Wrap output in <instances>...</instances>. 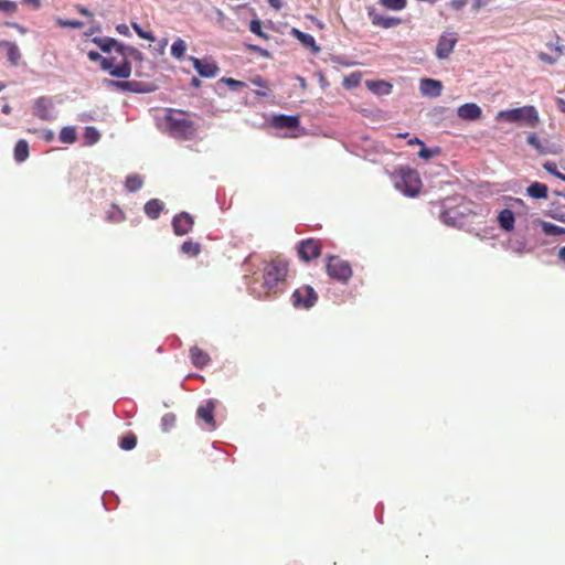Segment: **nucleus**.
Wrapping results in <instances>:
<instances>
[{"instance_id":"obj_54","label":"nucleus","mask_w":565,"mask_h":565,"mask_svg":"<svg viewBox=\"0 0 565 565\" xmlns=\"http://www.w3.org/2000/svg\"><path fill=\"white\" fill-rule=\"evenodd\" d=\"M116 30H117L118 33H120L122 35H129L130 34L128 25H126L124 23L122 24H118L116 26Z\"/></svg>"},{"instance_id":"obj_61","label":"nucleus","mask_w":565,"mask_h":565,"mask_svg":"<svg viewBox=\"0 0 565 565\" xmlns=\"http://www.w3.org/2000/svg\"><path fill=\"white\" fill-rule=\"evenodd\" d=\"M558 257H559L561 260L565 262V246L559 248Z\"/></svg>"},{"instance_id":"obj_50","label":"nucleus","mask_w":565,"mask_h":565,"mask_svg":"<svg viewBox=\"0 0 565 565\" xmlns=\"http://www.w3.org/2000/svg\"><path fill=\"white\" fill-rule=\"evenodd\" d=\"M222 82H224L226 85H228L232 88H237V87H242L245 85L243 82L231 78V77H224V78H222Z\"/></svg>"},{"instance_id":"obj_8","label":"nucleus","mask_w":565,"mask_h":565,"mask_svg":"<svg viewBox=\"0 0 565 565\" xmlns=\"http://www.w3.org/2000/svg\"><path fill=\"white\" fill-rule=\"evenodd\" d=\"M321 254L320 241L315 238L303 239L299 243L298 255L305 262L316 259Z\"/></svg>"},{"instance_id":"obj_27","label":"nucleus","mask_w":565,"mask_h":565,"mask_svg":"<svg viewBox=\"0 0 565 565\" xmlns=\"http://www.w3.org/2000/svg\"><path fill=\"white\" fill-rule=\"evenodd\" d=\"M119 55L121 57H126L127 60H129V57L139 62L143 60V54L138 49L124 44L122 46H119Z\"/></svg>"},{"instance_id":"obj_42","label":"nucleus","mask_w":565,"mask_h":565,"mask_svg":"<svg viewBox=\"0 0 565 565\" xmlns=\"http://www.w3.org/2000/svg\"><path fill=\"white\" fill-rule=\"evenodd\" d=\"M131 26L136 31L138 36H140L141 39H145V40H148V41H151V42H153L156 40L154 35L151 32L143 31L138 23L132 22Z\"/></svg>"},{"instance_id":"obj_22","label":"nucleus","mask_w":565,"mask_h":565,"mask_svg":"<svg viewBox=\"0 0 565 565\" xmlns=\"http://www.w3.org/2000/svg\"><path fill=\"white\" fill-rule=\"evenodd\" d=\"M498 222L502 230L505 232H511L514 228L515 223L514 213L509 209L500 211L498 215Z\"/></svg>"},{"instance_id":"obj_35","label":"nucleus","mask_w":565,"mask_h":565,"mask_svg":"<svg viewBox=\"0 0 565 565\" xmlns=\"http://www.w3.org/2000/svg\"><path fill=\"white\" fill-rule=\"evenodd\" d=\"M186 51V44L182 39H178L171 45V55L178 60L182 58Z\"/></svg>"},{"instance_id":"obj_15","label":"nucleus","mask_w":565,"mask_h":565,"mask_svg":"<svg viewBox=\"0 0 565 565\" xmlns=\"http://www.w3.org/2000/svg\"><path fill=\"white\" fill-rule=\"evenodd\" d=\"M419 90L424 96L439 97L443 92V84L437 79L423 78L420 79Z\"/></svg>"},{"instance_id":"obj_12","label":"nucleus","mask_w":565,"mask_h":565,"mask_svg":"<svg viewBox=\"0 0 565 565\" xmlns=\"http://www.w3.org/2000/svg\"><path fill=\"white\" fill-rule=\"evenodd\" d=\"M191 61L195 71L203 77L213 78L220 71L218 66L214 62L196 57H191Z\"/></svg>"},{"instance_id":"obj_21","label":"nucleus","mask_w":565,"mask_h":565,"mask_svg":"<svg viewBox=\"0 0 565 565\" xmlns=\"http://www.w3.org/2000/svg\"><path fill=\"white\" fill-rule=\"evenodd\" d=\"M190 358L193 365L200 369L206 366L210 362L209 354L199 347H192L190 349Z\"/></svg>"},{"instance_id":"obj_23","label":"nucleus","mask_w":565,"mask_h":565,"mask_svg":"<svg viewBox=\"0 0 565 565\" xmlns=\"http://www.w3.org/2000/svg\"><path fill=\"white\" fill-rule=\"evenodd\" d=\"M164 204L159 199H151L145 204V213L146 215L151 218L156 220L159 217L161 212L163 211Z\"/></svg>"},{"instance_id":"obj_41","label":"nucleus","mask_w":565,"mask_h":565,"mask_svg":"<svg viewBox=\"0 0 565 565\" xmlns=\"http://www.w3.org/2000/svg\"><path fill=\"white\" fill-rule=\"evenodd\" d=\"M0 11L11 15L18 11V4L11 0H0Z\"/></svg>"},{"instance_id":"obj_32","label":"nucleus","mask_w":565,"mask_h":565,"mask_svg":"<svg viewBox=\"0 0 565 565\" xmlns=\"http://www.w3.org/2000/svg\"><path fill=\"white\" fill-rule=\"evenodd\" d=\"M77 139V134L74 127L66 126L61 129L60 140L63 143H74Z\"/></svg>"},{"instance_id":"obj_3","label":"nucleus","mask_w":565,"mask_h":565,"mask_svg":"<svg viewBox=\"0 0 565 565\" xmlns=\"http://www.w3.org/2000/svg\"><path fill=\"white\" fill-rule=\"evenodd\" d=\"M498 120L508 122H519L531 128H535L540 124V117L534 106L527 105L519 108L500 110L497 115Z\"/></svg>"},{"instance_id":"obj_47","label":"nucleus","mask_w":565,"mask_h":565,"mask_svg":"<svg viewBox=\"0 0 565 565\" xmlns=\"http://www.w3.org/2000/svg\"><path fill=\"white\" fill-rule=\"evenodd\" d=\"M543 167L546 171H548L550 173H552L553 175H555L556 178H558L561 180H563V178L565 177V174L557 171L556 164L554 162H546V163H544Z\"/></svg>"},{"instance_id":"obj_60","label":"nucleus","mask_w":565,"mask_h":565,"mask_svg":"<svg viewBox=\"0 0 565 565\" xmlns=\"http://www.w3.org/2000/svg\"><path fill=\"white\" fill-rule=\"evenodd\" d=\"M53 137H54V134L51 130L45 131V134H44L45 140L51 141L53 139Z\"/></svg>"},{"instance_id":"obj_44","label":"nucleus","mask_w":565,"mask_h":565,"mask_svg":"<svg viewBox=\"0 0 565 565\" xmlns=\"http://www.w3.org/2000/svg\"><path fill=\"white\" fill-rule=\"evenodd\" d=\"M249 30L254 34L267 39V35L262 30V22L259 20H252L249 23Z\"/></svg>"},{"instance_id":"obj_39","label":"nucleus","mask_w":565,"mask_h":565,"mask_svg":"<svg viewBox=\"0 0 565 565\" xmlns=\"http://www.w3.org/2000/svg\"><path fill=\"white\" fill-rule=\"evenodd\" d=\"M127 92L131 93H148L151 88L147 84L137 81H127Z\"/></svg>"},{"instance_id":"obj_18","label":"nucleus","mask_w":565,"mask_h":565,"mask_svg":"<svg viewBox=\"0 0 565 565\" xmlns=\"http://www.w3.org/2000/svg\"><path fill=\"white\" fill-rule=\"evenodd\" d=\"M0 49H3L6 51L7 58L12 65L15 66L19 64L21 53L19 46L14 42L1 40Z\"/></svg>"},{"instance_id":"obj_43","label":"nucleus","mask_w":565,"mask_h":565,"mask_svg":"<svg viewBox=\"0 0 565 565\" xmlns=\"http://www.w3.org/2000/svg\"><path fill=\"white\" fill-rule=\"evenodd\" d=\"M85 139L89 145L95 143L99 139V132L94 127H87L85 129Z\"/></svg>"},{"instance_id":"obj_17","label":"nucleus","mask_w":565,"mask_h":565,"mask_svg":"<svg viewBox=\"0 0 565 565\" xmlns=\"http://www.w3.org/2000/svg\"><path fill=\"white\" fill-rule=\"evenodd\" d=\"M290 34L312 53L317 54L320 52V46L317 45L316 40L311 34L305 33L296 28L291 29Z\"/></svg>"},{"instance_id":"obj_64","label":"nucleus","mask_w":565,"mask_h":565,"mask_svg":"<svg viewBox=\"0 0 565 565\" xmlns=\"http://www.w3.org/2000/svg\"><path fill=\"white\" fill-rule=\"evenodd\" d=\"M2 113L9 115L11 113V107L9 105H4L2 107Z\"/></svg>"},{"instance_id":"obj_40","label":"nucleus","mask_w":565,"mask_h":565,"mask_svg":"<svg viewBox=\"0 0 565 565\" xmlns=\"http://www.w3.org/2000/svg\"><path fill=\"white\" fill-rule=\"evenodd\" d=\"M107 220L113 223H119L125 220V214L118 206L113 205L107 213Z\"/></svg>"},{"instance_id":"obj_33","label":"nucleus","mask_w":565,"mask_h":565,"mask_svg":"<svg viewBox=\"0 0 565 565\" xmlns=\"http://www.w3.org/2000/svg\"><path fill=\"white\" fill-rule=\"evenodd\" d=\"M562 54H563L562 46L561 45H556L554 47V54H546V53L541 52L539 54V58L543 63L552 65V64H554L561 57Z\"/></svg>"},{"instance_id":"obj_56","label":"nucleus","mask_w":565,"mask_h":565,"mask_svg":"<svg viewBox=\"0 0 565 565\" xmlns=\"http://www.w3.org/2000/svg\"><path fill=\"white\" fill-rule=\"evenodd\" d=\"M268 4L274 8L275 10H280L282 7V3L280 0H267Z\"/></svg>"},{"instance_id":"obj_26","label":"nucleus","mask_w":565,"mask_h":565,"mask_svg":"<svg viewBox=\"0 0 565 565\" xmlns=\"http://www.w3.org/2000/svg\"><path fill=\"white\" fill-rule=\"evenodd\" d=\"M547 185L541 182H533L526 189L527 195L533 199H547Z\"/></svg>"},{"instance_id":"obj_16","label":"nucleus","mask_w":565,"mask_h":565,"mask_svg":"<svg viewBox=\"0 0 565 565\" xmlns=\"http://www.w3.org/2000/svg\"><path fill=\"white\" fill-rule=\"evenodd\" d=\"M214 409L215 404L213 401H207L204 405H201L196 415L199 418L204 420L209 428L214 429L216 424L214 419Z\"/></svg>"},{"instance_id":"obj_24","label":"nucleus","mask_w":565,"mask_h":565,"mask_svg":"<svg viewBox=\"0 0 565 565\" xmlns=\"http://www.w3.org/2000/svg\"><path fill=\"white\" fill-rule=\"evenodd\" d=\"M367 88L377 95H390L393 89V85L385 81H367Z\"/></svg>"},{"instance_id":"obj_9","label":"nucleus","mask_w":565,"mask_h":565,"mask_svg":"<svg viewBox=\"0 0 565 565\" xmlns=\"http://www.w3.org/2000/svg\"><path fill=\"white\" fill-rule=\"evenodd\" d=\"M457 41L458 39L455 33L441 34L436 47V56L439 60L448 58L451 52L454 51Z\"/></svg>"},{"instance_id":"obj_10","label":"nucleus","mask_w":565,"mask_h":565,"mask_svg":"<svg viewBox=\"0 0 565 565\" xmlns=\"http://www.w3.org/2000/svg\"><path fill=\"white\" fill-rule=\"evenodd\" d=\"M193 224V217L186 212H181L180 214L175 215L172 221L174 234L178 236H183L190 233Z\"/></svg>"},{"instance_id":"obj_46","label":"nucleus","mask_w":565,"mask_h":565,"mask_svg":"<svg viewBox=\"0 0 565 565\" xmlns=\"http://www.w3.org/2000/svg\"><path fill=\"white\" fill-rule=\"evenodd\" d=\"M107 87L116 90L127 92V81H106Z\"/></svg>"},{"instance_id":"obj_57","label":"nucleus","mask_w":565,"mask_h":565,"mask_svg":"<svg viewBox=\"0 0 565 565\" xmlns=\"http://www.w3.org/2000/svg\"><path fill=\"white\" fill-rule=\"evenodd\" d=\"M556 105H557L558 110L565 114V99L557 98Z\"/></svg>"},{"instance_id":"obj_51","label":"nucleus","mask_w":565,"mask_h":565,"mask_svg":"<svg viewBox=\"0 0 565 565\" xmlns=\"http://www.w3.org/2000/svg\"><path fill=\"white\" fill-rule=\"evenodd\" d=\"M433 154H434L433 150H430L424 146H422V149L418 152V156L425 160L430 159L433 157Z\"/></svg>"},{"instance_id":"obj_30","label":"nucleus","mask_w":565,"mask_h":565,"mask_svg":"<svg viewBox=\"0 0 565 565\" xmlns=\"http://www.w3.org/2000/svg\"><path fill=\"white\" fill-rule=\"evenodd\" d=\"M181 250L190 257H195L201 253V244L193 241H185L181 245Z\"/></svg>"},{"instance_id":"obj_25","label":"nucleus","mask_w":565,"mask_h":565,"mask_svg":"<svg viewBox=\"0 0 565 565\" xmlns=\"http://www.w3.org/2000/svg\"><path fill=\"white\" fill-rule=\"evenodd\" d=\"M299 124L300 120L298 116L279 115L275 118V125L278 128L295 129Z\"/></svg>"},{"instance_id":"obj_36","label":"nucleus","mask_w":565,"mask_h":565,"mask_svg":"<svg viewBox=\"0 0 565 565\" xmlns=\"http://www.w3.org/2000/svg\"><path fill=\"white\" fill-rule=\"evenodd\" d=\"M542 230L546 235H565V227L548 222H542Z\"/></svg>"},{"instance_id":"obj_34","label":"nucleus","mask_w":565,"mask_h":565,"mask_svg":"<svg viewBox=\"0 0 565 565\" xmlns=\"http://www.w3.org/2000/svg\"><path fill=\"white\" fill-rule=\"evenodd\" d=\"M137 445V437L134 433L129 431L119 440V446L122 450H131Z\"/></svg>"},{"instance_id":"obj_59","label":"nucleus","mask_w":565,"mask_h":565,"mask_svg":"<svg viewBox=\"0 0 565 565\" xmlns=\"http://www.w3.org/2000/svg\"><path fill=\"white\" fill-rule=\"evenodd\" d=\"M78 12L83 15H87V17L92 15V13L84 7H78Z\"/></svg>"},{"instance_id":"obj_2","label":"nucleus","mask_w":565,"mask_h":565,"mask_svg":"<svg viewBox=\"0 0 565 565\" xmlns=\"http://www.w3.org/2000/svg\"><path fill=\"white\" fill-rule=\"evenodd\" d=\"M167 131L174 138L191 139L195 134L194 122L186 111L169 108L164 115Z\"/></svg>"},{"instance_id":"obj_29","label":"nucleus","mask_w":565,"mask_h":565,"mask_svg":"<svg viewBox=\"0 0 565 565\" xmlns=\"http://www.w3.org/2000/svg\"><path fill=\"white\" fill-rule=\"evenodd\" d=\"M527 143L541 154L556 153V151L551 150L548 147L544 146L535 134H531L527 137Z\"/></svg>"},{"instance_id":"obj_1","label":"nucleus","mask_w":565,"mask_h":565,"mask_svg":"<svg viewBox=\"0 0 565 565\" xmlns=\"http://www.w3.org/2000/svg\"><path fill=\"white\" fill-rule=\"evenodd\" d=\"M288 274V263L279 257H276L264 264L263 267V284L264 296H276L282 291L286 277Z\"/></svg>"},{"instance_id":"obj_53","label":"nucleus","mask_w":565,"mask_h":565,"mask_svg":"<svg viewBox=\"0 0 565 565\" xmlns=\"http://www.w3.org/2000/svg\"><path fill=\"white\" fill-rule=\"evenodd\" d=\"M88 58L93 62H100L102 63V60L104 58L98 52L96 51H89L88 52Z\"/></svg>"},{"instance_id":"obj_11","label":"nucleus","mask_w":565,"mask_h":565,"mask_svg":"<svg viewBox=\"0 0 565 565\" xmlns=\"http://www.w3.org/2000/svg\"><path fill=\"white\" fill-rule=\"evenodd\" d=\"M367 14L373 25L383 29L394 28L402 23L399 18L382 15L375 9H369Z\"/></svg>"},{"instance_id":"obj_28","label":"nucleus","mask_w":565,"mask_h":565,"mask_svg":"<svg viewBox=\"0 0 565 565\" xmlns=\"http://www.w3.org/2000/svg\"><path fill=\"white\" fill-rule=\"evenodd\" d=\"M29 157V145L25 140L21 139L15 143L14 158L18 162L26 160Z\"/></svg>"},{"instance_id":"obj_48","label":"nucleus","mask_w":565,"mask_h":565,"mask_svg":"<svg viewBox=\"0 0 565 565\" xmlns=\"http://www.w3.org/2000/svg\"><path fill=\"white\" fill-rule=\"evenodd\" d=\"M551 216L558 221V222H563L565 223V207L564 206H558V207H555L551 214Z\"/></svg>"},{"instance_id":"obj_63","label":"nucleus","mask_w":565,"mask_h":565,"mask_svg":"<svg viewBox=\"0 0 565 565\" xmlns=\"http://www.w3.org/2000/svg\"><path fill=\"white\" fill-rule=\"evenodd\" d=\"M409 145H420V146H424L423 141L419 140L418 138H414V139H411Z\"/></svg>"},{"instance_id":"obj_4","label":"nucleus","mask_w":565,"mask_h":565,"mask_svg":"<svg viewBox=\"0 0 565 565\" xmlns=\"http://www.w3.org/2000/svg\"><path fill=\"white\" fill-rule=\"evenodd\" d=\"M423 183L419 173L411 168H401L396 173L395 188L407 196L420 193Z\"/></svg>"},{"instance_id":"obj_55","label":"nucleus","mask_w":565,"mask_h":565,"mask_svg":"<svg viewBox=\"0 0 565 565\" xmlns=\"http://www.w3.org/2000/svg\"><path fill=\"white\" fill-rule=\"evenodd\" d=\"M22 2L32 7L33 9H39L41 7V0H22Z\"/></svg>"},{"instance_id":"obj_14","label":"nucleus","mask_w":565,"mask_h":565,"mask_svg":"<svg viewBox=\"0 0 565 565\" xmlns=\"http://www.w3.org/2000/svg\"><path fill=\"white\" fill-rule=\"evenodd\" d=\"M457 115L462 120H478L482 116L481 108L475 103H467L458 107Z\"/></svg>"},{"instance_id":"obj_6","label":"nucleus","mask_w":565,"mask_h":565,"mask_svg":"<svg viewBox=\"0 0 565 565\" xmlns=\"http://www.w3.org/2000/svg\"><path fill=\"white\" fill-rule=\"evenodd\" d=\"M318 301V294L311 286L303 285L291 295V303L296 309L309 310Z\"/></svg>"},{"instance_id":"obj_49","label":"nucleus","mask_w":565,"mask_h":565,"mask_svg":"<svg viewBox=\"0 0 565 565\" xmlns=\"http://www.w3.org/2000/svg\"><path fill=\"white\" fill-rule=\"evenodd\" d=\"M360 76L352 74L344 79V86L348 88L354 87L359 84Z\"/></svg>"},{"instance_id":"obj_45","label":"nucleus","mask_w":565,"mask_h":565,"mask_svg":"<svg viewBox=\"0 0 565 565\" xmlns=\"http://www.w3.org/2000/svg\"><path fill=\"white\" fill-rule=\"evenodd\" d=\"M57 23L62 28L79 29L83 26V22L78 20L57 19Z\"/></svg>"},{"instance_id":"obj_20","label":"nucleus","mask_w":565,"mask_h":565,"mask_svg":"<svg viewBox=\"0 0 565 565\" xmlns=\"http://www.w3.org/2000/svg\"><path fill=\"white\" fill-rule=\"evenodd\" d=\"M93 42L97 44L103 52L110 53L114 50L118 55L119 46H122V43L111 38H94Z\"/></svg>"},{"instance_id":"obj_19","label":"nucleus","mask_w":565,"mask_h":565,"mask_svg":"<svg viewBox=\"0 0 565 565\" xmlns=\"http://www.w3.org/2000/svg\"><path fill=\"white\" fill-rule=\"evenodd\" d=\"M462 213H460L457 209L445 210L440 214V220L444 224L448 226H459L462 224Z\"/></svg>"},{"instance_id":"obj_37","label":"nucleus","mask_w":565,"mask_h":565,"mask_svg":"<svg viewBox=\"0 0 565 565\" xmlns=\"http://www.w3.org/2000/svg\"><path fill=\"white\" fill-rule=\"evenodd\" d=\"M379 2L384 8L393 11H401L407 6V0H379Z\"/></svg>"},{"instance_id":"obj_38","label":"nucleus","mask_w":565,"mask_h":565,"mask_svg":"<svg viewBox=\"0 0 565 565\" xmlns=\"http://www.w3.org/2000/svg\"><path fill=\"white\" fill-rule=\"evenodd\" d=\"M177 426V416L173 413H167L161 418V427L163 431H170Z\"/></svg>"},{"instance_id":"obj_31","label":"nucleus","mask_w":565,"mask_h":565,"mask_svg":"<svg viewBox=\"0 0 565 565\" xmlns=\"http://www.w3.org/2000/svg\"><path fill=\"white\" fill-rule=\"evenodd\" d=\"M142 184H143V180L138 174H129L126 178L125 186H126L127 191H129V192L138 191L139 189H141Z\"/></svg>"},{"instance_id":"obj_5","label":"nucleus","mask_w":565,"mask_h":565,"mask_svg":"<svg viewBox=\"0 0 565 565\" xmlns=\"http://www.w3.org/2000/svg\"><path fill=\"white\" fill-rule=\"evenodd\" d=\"M102 68L107 71L110 76L117 78H128L131 74L130 61L126 57H121V60L118 61L115 55L104 57L102 60Z\"/></svg>"},{"instance_id":"obj_62","label":"nucleus","mask_w":565,"mask_h":565,"mask_svg":"<svg viewBox=\"0 0 565 565\" xmlns=\"http://www.w3.org/2000/svg\"><path fill=\"white\" fill-rule=\"evenodd\" d=\"M8 25L17 28L21 33H25V29L18 23H8Z\"/></svg>"},{"instance_id":"obj_13","label":"nucleus","mask_w":565,"mask_h":565,"mask_svg":"<svg viewBox=\"0 0 565 565\" xmlns=\"http://www.w3.org/2000/svg\"><path fill=\"white\" fill-rule=\"evenodd\" d=\"M53 104L47 97H40L34 102L33 114L42 120H51Z\"/></svg>"},{"instance_id":"obj_58","label":"nucleus","mask_w":565,"mask_h":565,"mask_svg":"<svg viewBox=\"0 0 565 565\" xmlns=\"http://www.w3.org/2000/svg\"><path fill=\"white\" fill-rule=\"evenodd\" d=\"M484 6V2L482 0H473L472 8L477 11L481 9Z\"/></svg>"},{"instance_id":"obj_7","label":"nucleus","mask_w":565,"mask_h":565,"mask_svg":"<svg viewBox=\"0 0 565 565\" xmlns=\"http://www.w3.org/2000/svg\"><path fill=\"white\" fill-rule=\"evenodd\" d=\"M328 275L340 281H348L352 276V268L347 260L338 256H329L327 262Z\"/></svg>"},{"instance_id":"obj_52","label":"nucleus","mask_w":565,"mask_h":565,"mask_svg":"<svg viewBox=\"0 0 565 565\" xmlns=\"http://www.w3.org/2000/svg\"><path fill=\"white\" fill-rule=\"evenodd\" d=\"M467 4V0H451L450 6L455 10H460Z\"/></svg>"}]
</instances>
